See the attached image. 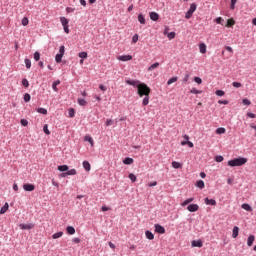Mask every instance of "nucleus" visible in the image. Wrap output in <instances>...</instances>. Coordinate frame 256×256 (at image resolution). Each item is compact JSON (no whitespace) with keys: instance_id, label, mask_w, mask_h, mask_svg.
<instances>
[{"instance_id":"nucleus-1","label":"nucleus","mask_w":256,"mask_h":256,"mask_svg":"<svg viewBox=\"0 0 256 256\" xmlns=\"http://www.w3.org/2000/svg\"><path fill=\"white\" fill-rule=\"evenodd\" d=\"M137 93H138L139 97H145V96L151 94V88H149V86H147V84L141 83L138 85Z\"/></svg>"},{"instance_id":"nucleus-2","label":"nucleus","mask_w":256,"mask_h":256,"mask_svg":"<svg viewBox=\"0 0 256 256\" xmlns=\"http://www.w3.org/2000/svg\"><path fill=\"white\" fill-rule=\"evenodd\" d=\"M247 163V158L239 157L228 161L229 167H241Z\"/></svg>"},{"instance_id":"nucleus-3","label":"nucleus","mask_w":256,"mask_h":256,"mask_svg":"<svg viewBox=\"0 0 256 256\" xmlns=\"http://www.w3.org/2000/svg\"><path fill=\"white\" fill-rule=\"evenodd\" d=\"M194 11H197V4H195V3H192L191 5H190V9L186 12V14H185V18L186 19H189L190 17H193V12Z\"/></svg>"},{"instance_id":"nucleus-4","label":"nucleus","mask_w":256,"mask_h":256,"mask_svg":"<svg viewBox=\"0 0 256 256\" xmlns=\"http://www.w3.org/2000/svg\"><path fill=\"white\" fill-rule=\"evenodd\" d=\"M60 21L62 23V27L64 29V31L69 34V20H67V18L65 17H60Z\"/></svg>"},{"instance_id":"nucleus-5","label":"nucleus","mask_w":256,"mask_h":256,"mask_svg":"<svg viewBox=\"0 0 256 256\" xmlns=\"http://www.w3.org/2000/svg\"><path fill=\"white\" fill-rule=\"evenodd\" d=\"M20 229H22L23 231H31V229H33L35 227V224H20L19 225Z\"/></svg>"},{"instance_id":"nucleus-6","label":"nucleus","mask_w":256,"mask_h":256,"mask_svg":"<svg viewBox=\"0 0 256 256\" xmlns=\"http://www.w3.org/2000/svg\"><path fill=\"white\" fill-rule=\"evenodd\" d=\"M155 233H159L160 235L165 234V227L161 226L160 224L154 225Z\"/></svg>"},{"instance_id":"nucleus-7","label":"nucleus","mask_w":256,"mask_h":256,"mask_svg":"<svg viewBox=\"0 0 256 256\" xmlns=\"http://www.w3.org/2000/svg\"><path fill=\"white\" fill-rule=\"evenodd\" d=\"M187 210L190 213H195V212L199 211V205H197V204H190V205H188Z\"/></svg>"},{"instance_id":"nucleus-8","label":"nucleus","mask_w":256,"mask_h":256,"mask_svg":"<svg viewBox=\"0 0 256 256\" xmlns=\"http://www.w3.org/2000/svg\"><path fill=\"white\" fill-rule=\"evenodd\" d=\"M127 85H131L132 87H137L139 89V85L141 82L139 80H126Z\"/></svg>"},{"instance_id":"nucleus-9","label":"nucleus","mask_w":256,"mask_h":256,"mask_svg":"<svg viewBox=\"0 0 256 256\" xmlns=\"http://www.w3.org/2000/svg\"><path fill=\"white\" fill-rule=\"evenodd\" d=\"M24 191H35V185L26 183L23 185Z\"/></svg>"},{"instance_id":"nucleus-10","label":"nucleus","mask_w":256,"mask_h":256,"mask_svg":"<svg viewBox=\"0 0 256 256\" xmlns=\"http://www.w3.org/2000/svg\"><path fill=\"white\" fill-rule=\"evenodd\" d=\"M118 61H131L133 59V56L131 55H122L117 57Z\"/></svg>"},{"instance_id":"nucleus-11","label":"nucleus","mask_w":256,"mask_h":256,"mask_svg":"<svg viewBox=\"0 0 256 256\" xmlns=\"http://www.w3.org/2000/svg\"><path fill=\"white\" fill-rule=\"evenodd\" d=\"M149 17L152 21H159V14L157 12H150Z\"/></svg>"},{"instance_id":"nucleus-12","label":"nucleus","mask_w":256,"mask_h":256,"mask_svg":"<svg viewBox=\"0 0 256 256\" xmlns=\"http://www.w3.org/2000/svg\"><path fill=\"white\" fill-rule=\"evenodd\" d=\"M7 211H9V203L6 202L0 210V215H5Z\"/></svg>"},{"instance_id":"nucleus-13","label":"nucleus","mask_w":256,"mask_h":256,"mask_svg":"<svg viewBox=\"0 0 256 256\" xmlns=\"http://www.w3.org/2000/svg\"><path fill=\"white\" fill-rule=\"evenodd\" d=\"M159 65H160L159 62H155L150 67H148L147 72L151 73V71H155V69H157L159 67Z\"/></svg>"},{"instance_id":"nucleus-14","label":"nucleus","mask_w":256,"mask_h":256,"mask_svg":"<svg viewBox=\"0 0 256 256\" xmlns=\"http://www.w3.org/2000/svg\"><path fill=\"white\" fill-rule=\"evenodd\" d=\"M199 51H200V53H202V54L207 53V45H205V43H200V44H199Z\"/></svg>"},{"instance_id":"nucleus-15","label":"nucleus","mask_w":256,"mask_h":256,"mask_svg":"<svg viewBox=\"0 0 256 256\" xmlns=\"http://www.w3.org/2000/svg\"><path fill=\"white\" fill-rule=\"evenodd\" d=\"M145 236H146V239H149V241H153V239H155V235L152 234V232L149 231V230H147V231L145 232Z\"/></svg>"},{"instance_id":"nucleus-16","label":"nucleus","mask_w":256,"mask_h":256,"mask_svg":"<svg viewBox=\"0 0 256 256\" xmlns=\"http://www.w3.org/2000/svg\"><path fill=\"white\" fill-rule=\"evenodd\" d=\"M254 242H255V236L254 235H250L248 237V240H247L248 247H252Z\"/></svg>"},{"instance_id":"nucleus-17","label":"nucleus","mask_w":256,"mask_h":256,"mask_svg":"<svg viewBox=\"0 0 256 256\" xmlns=\"http://www.w3.org/2000/svg\"><path fill=\"white\" fill-rule=\"evenodd\" d=\"M232 237H233V239H237V237H239V227L235 226L233 228Z\"/></svg>"},{"instance_id":"nucleus-18","label":"nucleus","mask_w":256,"mask_h":256,"mask_svg":"<svg viewBox=\"0 0 256 256\" xmlns=\"http://www.w3.org/2000/svg\"><path fill=\"white\" fill-rule=\"evenodd\" d=\"M84 141H87L88 143H90L91 147H94L95 142L93 141V138L90 135H86L84 137Z\"/></svg>"},{"instance_id":"nucleus-19","label":"nucleus","mask_w":256,"mask_h":256,"mask_svg":"<svg viewBox=\"0 0 256 256\" xmlns=\"http://www.w3.org/2000/svg\"><path fill=\"white\" fill-rule=\"evenodd\" d=\"M192 247H203V241L201 240L192 241Z\"/></svg>"},{"instance_id":"nucleus-20","label":"nucleus","mask_w":256,"mask_h":256,"mask_svg":"<svg viewBox=\"0 0 256 256\" xmlns=\"http://www.w3.org/2000/svg\"><path fill=\"white\" fill-rule=\"evenodd\" d=\"M205 203L206 205H217V201H215V199H209V198H205Z\"/></svg>"},{"instance_id":"nucleus-21","label":"nucleus","mask_w":256,"mask_h":256,"mask_svg":"<svg viewBox=\"0 0 256 256\" xmlns=\"http://www.w3.org/2000/svg\"><path fill=\"white\" fill-rule=\"evenodd\" d=\"M172 167H173L174 169H181V168L183 167V164H182V163H179V162H177V161H173V162H172Z\"/></svg>"},{"instance_id":"nucleus-22","label":"nucleus","mask_w":256,"mask_h":256,"mask_svg":"<svg viewBox=\"0 0 256 256\" xmlns=\"http://www.w3.org/2000/svg\"><path fill=\"white\" fill-rule=\"evenodd\" d=\"M57 85H61V81L60 80H56L52 84L53 91H55L56 93H57V91H59V89L57 88Z\"/></svg>"},{"instance_id":"nucleus-23","label":"nucleus","mask_w":256,"mask_h":256,"mask_svg":"<svg viewBox=\"0 0 256 256\" xmlns=\"http://www.w3.org/2000/svg\"><path fill=\"white\" fill-rule=\"evenodd\" d=\"M82 165L85 171H91V164L89 163V161H84Z\"/></svg>"},{"instance_id":"nucleus-24","label":"nucleus","mask_w":256,"mask_h":256,"mask_svg":"<svg viewBox=\"0 0 256 256\" xmlns=\"http://www.w3.org/2000/svg\"><path fill=\"white\" fill-rule=\"evenodd\" d=\"M66 231H67L68 235H75V228L73 226H68L66 228Z\"/></svg>"},{"instance_id":"nucleus-25","label":"nucleus","mask_w":256,"mask_h":256,"mask_svg":"<svg viewBox=\"0 0 256 256\" xmlns=\"http://www.w3.org/2000/svg\"><path fill=\"white\" fill-rule=\"evenodd\" d=\"M195 199L194 198H188L184 202L181 203L182 207H186V205H189V203H193Z\"/></svg>"},{"instance_id":"nucleus-26","label":"nucleus","mask_w":256,"mask_h":256,"mask_svg":"<svg viewBox=\"0 0 256 256\" xmlns=\"http://www.w3.org/2000/svg\"><path fill=\"white\" fill-rule=\"evenodd\" d=\"M242 209H244V211H253V208L251 207V205L244 203L242 204Z\"/></svg>"},{"instance_id":"nucleus-27","label":"nucleus","mask_w":256,"mask_h":256,"mask_svg":"<svg viewBox=\"0 0 256 256\" xmlns=\"http://www.w3.org/2000/svg\"><path fill=\"white\" fill-rule=\"evenodd\" d=\"M235 25V19L230 18L227 20L226 27H233Z\"/></svg>"},{"instance_id":"nucleus-28","label":"nucleus","mask_w":256,"mask_h":256,"mask_svg":"<svg viewBox=\"0 0 256 256\" xmlns=\"http://www.w3.org/2000/svg\"><path fill=\"white\" fill-rule=\"evenodd\" d=\"M58 171H61V172L69 171V166L60 165V166H58Z\"/></svg>"},{"instance_id":"nucleus-29","label":"nucleus","mask_w":256,"mask_h":256,"mask_svg":"<svg viewBox=\"0 0 256 256\" xmlns=\"http://www.w3.org/2000/svg\"><path fill=\"white\" fill-rule=\"evenodd\" d=\"M124 165H133V158H125L123 160Z\"/></svg>"},{"instance_id":"nucleus-30","label":"nucleus","mask_w":256,"mask_h":256,"mask_svg":"<svg viewBox=\"0 0 256 256\" xmlns=\"http://www.w3.org/2000/svg\"><path fill=\"white\" fill-rule=\"evenodd\" d=\"M138 21H139V23H141V25H145V23H146L145 16H143V14H139Z\"/></svg>"},{"instance_id":"nucleus-31","label":"nucleus","mask_w":256,"mask_h":256,"mask_svg":"<svg viewBox=\"0 0 256 256\" xmlns=\"http://www.w3.org/2000/svg\"><path fill=\"white\" fill-rule=\"evenodd\" d=\"M197 187L199 189H204L205 188V182L203 180L197 181Z\"/></svg>"},{"instance_id":"nucleus-32","label":"nucleus","mask_w":256,"mask_h":256,"mask_svg":"<svg viewBox=\"0 0 256 256\" xmlns=\"http://www.w3.org/2000/svg\"><path fill=\"white\" fill-rule=\"evenodd\" d=\"M60 237H63V232H57L52 235V239H59Z\"/></svg>"},{"instance_id":"nucleus-33","label":"nucleus","mask_w":256,"mask_h":256,"mask_svg":"<svg viewBox=\"0 0 256 256\" xmlns=\"http://www.w3.org/2000/svg\"><path fill=\"white\" fill-rule=\"evenodd\" d=\"M142 105L145 107L147 105H149V95L144 96V99L142 101Z\"/></svg>"},{"instance_id":"nucleus-34","label":"nucleus","mask_w":256,"mask_h":256,"mask_svg":"<svg viewBox=\"0 0 256 256\" xmlns=\"http://www.w3.org/2000/svg\"><path fill=\"white\" fill-rule=\"evenodd\" d=\"M177 79H178L177 76L170 78L167 81V85H172V83H177Z\"/></svg>"},{"instance_id":"nucleus-35","label":"nucleus","mask_w":256,"mask_h":256,"mask_svg":"<svg viewBox=\"0 0 256 256\" xmlns=\"http://www.w3.org/2000/svg\"><path fill=\"white\" fill-rule=\"evenodd\" d=\"M225 128H223V127H220V128H218V129H216V133H217V135H223V134H225Z\"/></svg>"},{"instance_id":"nucleus-36","label":"nucleus","mask_w":256,"mask_h":256,"mask_svg":"<svg viewBox=\"0 0 256 256\" xmlns=\"http://www.w3.org/2000/svg\"><path fill=\"white\" fill-rule=\"evenodd\" d=\"M78 104L81 105L82 107H85V105H87V101L83 98H79Z\"/></svg>"},{"instance_id":"nucleus-37","label":"nucleus","mask_w":256,"mask_h":256,"mask_svg":"<svg viewBox=\"0 0 256 256\" xmlns=\"http://www.w3.org/2000/svg\"><path fill=\"white\" fill-rule=\"evenodd\" d=\"M37 113H40L41 115H47V109L45 108H38Z\"/></svg>"},{"instance_id":"nucleus-38","label":"nucleus","mask_w":256,"mask_h":256,"mask_svg":"<svg viewBox=\"0 0 256 256\" xmlns=\"http://www.w3.org/2000/svg\"><path fill=\"white\" fill-rule=\"evenodd\" d=\"M62 59H63V55L62 54H57L56 57H55L56 63H61Z\"/></svg>"},{"instance_id":"nucleus-39","label":"nucleus","mask_w":256,"mask_h":256,"mask_svg":"<svg viewBox=\"0 0 256 256\" xmlns=\"http://www.w3.org/2000/svg\"><path fill=\"white\" fill-rule=\"evenodd\" d=\"M43 131L46 135H51V131H49V126L47 124L44 125Z\"/></svg>"},{"instance_id":"nucleus-40","label":"nucleus","mask_w":256,"mask_h":256,"mask_svg":"<svg viewBox=\"0 0 256 256\" xmlns=\"http://www.w3.org/2000/svg\"><path fill=\"white\" fill-rule=\"evenodd\" d=\"M22 25H23L24 27H27V25H29V18H28V17H24V18L22 19Z\"/></svg>"},{"instance_id":"nucleus-41","label":"nucleus","mask_w":256,"mask_h":256,"mask_svg":"<svg viewBox=\"0 0 256 256\" xmlns=\"http://www.w3.org/2000/svg\"><path fill=\"white\" fill-rule=\"evenodd\" d=\"M24 62H25L26 68H27V69H31V60L26 58V59L24 60Z\"/></svg>"},{"instance_id":"nucleus-42","label":"nucleus","mask_w":256,"mask_h":256,"mask_svg":"<svg viewBox=\"0 0 256 256\" xmlns=\"http://www.w3.org/2000/svg\"><path fill=\"white\" fill-rule=\"evenodd\" d=\"M24 101L25 103H29V101H31V95L29 93H26L24 95Z\"/></svg>"},{"instance_id":"nucleus-43","label":"nucleus","mask_w":256,"mask_h":256,"mask_svg":"<svg viewBox=\"0 0 256 256\" xmlns=\"http://www.w3.org/2000/svg\"><path fill=\"white\" fill-rule=\"evenodd\" d=\"M128 177L132 181V183H135V181H137V176H135V174L133 173L129 174Z\"/></svg>"},{"instance_id":"nucleus-44","label":"nucleus","mask_w":256,"mask_h":256,"mask_svg":"<svg viewBox=\"0 0 256 256\" xmlns=\"http://www.w3.org/2000/svg\"><path fill=\"white\" fill-rule=\"evenodd\" d=\"M66 175H77V170H76V169L68 170V171L66 172Z\"/></svg>"},{"instance_id":"nucleus-45","label":"nucleus","mask_w":256,"mask_h":256,"mask_svg":"<svg viewBox=\"0 0 256 256\" xmlns=\"http://www.w3.org/2000/svg\"><path fill=\"white\" fill-rule=\"evenodd\" d=\"M78 57H80V59H87V52H80Z\"/></svg>"},{"instance_id":"nucleus-46","label":"nucleus","mask_w":256,"mask_h":256,"mask_svg":"<svg viewBox=\"0 0 256 256\" xmlns=\"http://www.w3.org/2000/svg\"><path fill=\"white\" fill-rule=\"evenodd\" d=\"M20 123L23 127H27L29 125V121H27V119H21Z\"/></svg>"},{"instance_id":"nucleus-47","label":"nucleus","mask_w":256,"mask_h":256,"mask_svg":"<svg viewBox=\"0 0 256 256\" xmlns=\"http://www.w3.org/2000/svg\"><path fill=\"white\" fill-rule=\"evenodd\" d=\"M190 93H192L193 95H199V94H201V90H197L195 88H192Z\"/></svg>"},{"instance_id":"nucleus-48","label":"nucleus","mask_w":256,"mask_h":256,"mask_svg":"<svg viewBox=\"0 0 256 256\" xmlns=\"http://www.w3.org/2000/svg\"><path fill=\"white\" fill-rule=\"evenodd\" d=\"M114 121L112 119H107L105 122L106 127H111L113 125Z\"/></svg>"},{"instance_id":"nucleus-49","label":"nucleus","mask_w":256,"mask_h":256,"mask_svg":"<svg viewBox=\"0 0 256 256\" xmlns=\"http://www.w3.org/2000/svg\"><path fill=\"white\" fill-rule=\"evenodd\" d=\"M58 55H65V46H60Z\"/></svg>"},{"instance_id":"nucleus-50","label":"nucleus","mask_w":256,"mask_h":256,"mask_svg":"<svg viewBox=\"0 0 256 256\" xmlns=\"http://www.w3.org/2000/svg\"><path fill=\"white\" fill-rule=\"evenodd\" d=\"M41 59V54L39 52L34 53V60L39 61Z\"/></svg>"},{"instance_id":"nucleus-51","label":"nucleus","mask_w":256,"mask_h":256,"mask_svg":"<svg viewBox=\"0 0 256 256\" xmlns=\"http://www.w3.org/2000/svg\"><path fill=\"white\" fill-rule=\"evenodd\" d=\"M223 18H221V17H218V18H216L215 19V22L218 24V25H223Z\"/></svg>"},{"instance_id":"nucleus-52","label":"nucleus","mask_w":256,"mask_h":256,"mask_svg":"<svg viewBox=\"0 0 256 256\" xmlns=\"http://www.w3.org/2000/svg\"><path fill=\"white\" fill-rule=\"evenodd\" d=\"M216 95H217L218 97H223V95H225V91H223V90H217V91H216Z\"/></svg>"},{"instance_id":"nucleus-53","label":"nucleus","mask_w":256,"mask_h":256,"mask_svg":"<svg viewBox=\"0 0 256 256\" xmlns=\"http://www.w3.org/2000/svg\"><path fill=\"white\" fill-rule=\"evenodd\" d=\"M195 83H197L198 85H201L203 83V80L200 77H195L194 78Z\"/></svg>"},{"instance_id":"nucleus-54","label":"nucleus","mask_w":256,"mask_h":256,"mask_svg":"<svg viewBox=\"0 0 256 256\" xmlns=\"http://www.w3.org/2000/svg\"><path fill=\"white\" fill-rule=\"evenodd\" d=\"M223 159H224L223 156H216L215 157L216 163H222Z\"/></svg>"},{"instance_id":"nucleus-55","label":"nucleus","mask_w":256,"mask_h":256,"mask_svg":"<svg viewBox=\"0 0 256 256\" xmlns=\"http://www.w3.org/2000/svg\"><path fill=\"white\" fill-rule=\"evenodd\" d=\"M68 113H69V117L71 118L75 117V109L71 108Z\"/></svg>"},{"instance_id":"nucleus-56","label":"nucleus","mask_w":256,"mask_h":256,"mask_svg":"<svg viewBox=\"0 0 256 256\" xmlns=\"http://www.w3.org/2000/svg\"><path fill=\"white\" fill-rule=\"evenodd\" d=\"M139 41V35L135 34L133 37H132V43H137Z\"/></svg>"},{"instance_id":"nucleus-57","label":"nucleus","mask_w":256,"mask_h":256,"mask_svg":"<svg viewBox=\"0 0 256 256\" xmlns=\"http://www.w3.org/2000/svg\"><path fill=\"white\" fill-rule=\"evenodd\" d=\"M22 85H23L24 87H29V81L24 78V79L22 80Z\"/></svg>"},{"instance_id":"nucleus-58","label":"nucleus","mask_w":256,"mask_h":256,"mask_svg":"<svg viewBox=\"0 0 256 256\" xmlns=\"http://www.w3.org/2000/svg\"><path fill=\"white\" fill-rule=\"evenodd\" d=\"M168 39H175V32H170L167 34Z\"/></svg>"},{"instance_id":"nucleus-59","label":"nucleus","mask_w":256,"mask_h":256,"mask_svg":"<svg viewBox=\"0 0 256 256\" xmlns=\"http://www.w3.org/2000/svg\"><path fill=\"white\" fill-rule=\"evenodd\" d=\"M218 103L219 105H229V101L227 100H219Z\"/></svg>"},{"instance_id":"nucleus-60","label":"nucleus","mask_w":256,"mask_h":256,"mask_svg":"<svg viewBox=\"0 0 256 256\" xmlns=\"http://www.w3.org/2000/svg\"><path fill=\"white\" fill-rule=\"evenodd\" d=\"M189 77H190L189 73H186L183 78V83H187V81H189Z\"/></svg>"},{"instance_id":"nucleus-61","label":"nucleus","mask_w":256,"mask_h":256,"mask_svg":"<svg viewBox=\"0 0 256 256\" xmlns=\"http://www.w3.org/2000/svg\"><path fill=\"white\" fill-rule=\"evenodd\" d=\"M232 85L233 87H236V89H239V87H242L240 82H233Z\"/></svg>"},{"instance_id":"nucleus-62","label":"nucleus","mask_w":256,"mask_h":256,"mask_svg":"<svg viewBox=\"0 0 256 256\" xmlns=\"http://www.w3.org/2000/svg\"><path fill=\"white\" fill-rule=\"evenodd\" d=\"M243 105H251V101L249 99L242 100Z\"/></svg>"},{"instance_id":"nucleus-63","label":"nucleus","mask_w":256,"mask_h":256,"mask_svg":"<svg viewBox=\"0 0 256 256\" xmlns=\"http://www.w3.org/2000/svg\"><path fill=\"white\" fill-rule=\"evenodd\" d=\"M236 3H237V0H231V9H235Z\"/></svg>"},{"instance_id":"nucleus-64","label":"nucleus","mask_w":256,"mask_h":256,"mask_svg":"<svg viewBox=\"0 0 256 256\" xmlns=\"http://www.w3.org/2000/svg\"><path fill=\"white\" fill-rule=\"evenodd\" d=\"M66 11H67V13H73V11H75V9L68 7V8H66Z\"/></svg>"}]
</instances>
